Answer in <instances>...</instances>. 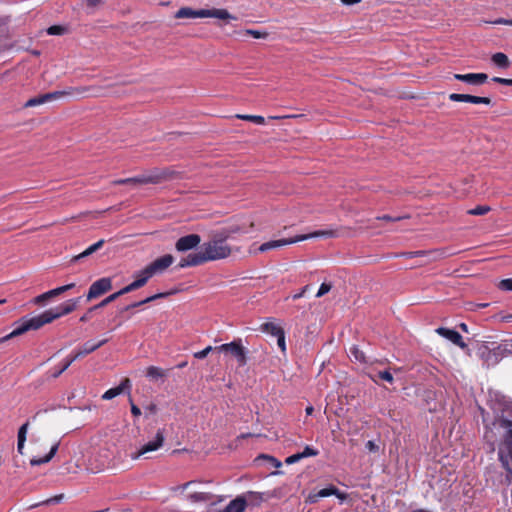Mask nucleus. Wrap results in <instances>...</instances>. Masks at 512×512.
I'll return each instance as SVG.
<instances>
[{
  "instance_id": "1",
  "label": "nucleus",
  "mask_w": 512,
  "mask_h": 512,
  "mask_svg": "<svg viewBox=\"0 0 512 512\" xmlns=\"http://www.w3.org/2000/svg\"><path fill=\"white\" fill-rule=\"evenodd\" d=\"M226 240L219 232H215L208 242H205L201 250L191 253L183 258L179 267L198 266L205 262L225 259L232 254V248L226 243Z\"/></svg>"
},
{
  "instance_id": "2",
  "label": "nucleus",
  "mask_w": 512,
  "mask_h": 512,
  "mask_svg": "<svg viewBox=\"0 0 512 512\" xmlns=\"http://www.w3.org/2000/svg\"><path fill=\"white\" fill-rule=\"evenodd\" d=\"M181 177V173L171 168H154L141 175L132 178L114 180L113 185H145V184H161L163 182L172 181Z\"/></svg>"
},
{
  "instance_id": "3",
  "label": "nucleus",
  "mask_w": 512,
  "mask_h": 512,
  "mask_svg": "<svg viewBox=\"0 0 512 512\" xmlns=\"http://www.w3.org/2000/svg\"><path fill=\"white\" fill-rule=\"evenodd\" d=\"M55 320V316L52 315V311L46 310L43 313L33 316L30 318H22L17 327L8 335L0 338V343H4L7 340L20 336L30 330H38L45 324H49Z\"/></svg>"
},
{
  "instance_id": "4",
  "label": "nucleus",
  "mask_w": 512,
  "mask_h": 512,
  "mask_svg": "<svg viewBox=\"0 0 512 512\" xmlns=\"http://www.w3.org/2000/svg\"><path fill=\"white\" fill-rule=\"evenodd\" d=\"M206 17L218 18L222 20H236V17L231 15L226 9L217 8L194 10L190 7H182L175 14V18L177 19Z\"/></svg>"
},
{
  "instance_id": "5",
  "label": "nucleus",
  "mask_w": 512,
  "mask_h": 512,
  "mask_svg": "<svg viewBox=\"0 0 512 512\" xmlns=\"http://www.w3.org/2000/svg\"><path fill=\"white\" fill-rule=\"evenodd\" d=\"M336 232L334 230H319L309 234L298 235L296 237L280 240H271L261 244L258 248L259 252H266L271 249L283 247L285 245L293 244L299 241L307 240L315 237H335Z\"/></svg>"
},
{
  "instance_id": "6",
  "label": "nucleus",
  "mask_w": 512,
  "mask_h": 512,
  "mask_svg": "<svg viewBox=\"0 0 512 512\" xmlns=\"http://www.w3.org/2000/svg\"><path fill=\"white\" fill-rule=\"evenodd\" d=\"M512 354V343H503L493 349L487 346L480 348L481 358L487 365H496L502 358Z\"/></svg>"
},
{
  "instance_id": "7",
  "label": "nucleus",
  "mask_w": 512,
  "mask_h": 512,
  "mask_svg": "<svg viewBox=\"0 0 512 512\" xmlns=\"http://www.w3.org/2000/svg\"><path fill=\"white\" fill-rule=\"evenodd\" d=\"M499 425L504 431L498 447V457L510 458L512 462V420L501 419Z\"/></svg>"
},
{
  "instance_id": "8",
  "label": "nucleus",
  "mask_w": 512,
  "mask_h": 512,
  "mask_svg": "<svg viewBox=\"0 0 512 512\" xmlns=\"http://www.w3.org/2000/svg\"><path fill=\"white\" fill-rule=\"evenodd\" d=\"M215 351L225 353L234 357L239 366H244L247 363V351L242 345L241 339H236L231 343L222 344L214 348Z\"/></svg>"
},
{
  "instance_id": "9",
  "label": "nucleus",
  "mask_w": 512,
  "mask_h": 512,
  "mask_svg": "<svg viewBox=\"0 0 512 512\" xmlns=\"http://www.w3.org/2000/svg\"><path fill=\"white\" fill-rule=\"evenodd\" d=\"M304 115H282V116H269L267 119L259 115L236 114L228 117L230 121L234 119H241L248 121L254 125H273L272 120H285V119H302Z\"/></svg>"
},
{
  "instance_id": "10",
  "label": "nucleus",
  "mask_w": 512,
  "mask_h": 512,
  "mask_svg": "<svg viewBox=\"0 0 512 512\" xmlns=\"http://www.w3.org/2000/svg\"><path fill=\"white\" fill-rule=\"evenodd\" d=\"M112 289V281L110 278L104 277L101 278L94 283L89 288L87 293V301H91L104 293L110 291Z\"/></svg>"
},
{
  "instance_id": "11",
  "label": "nucleus",
  "mask_w": 512,
  "mask_h": 512,
  "mask_svg": "<svg viewBox=\"0 0 512 512\" xmlns=\"http://www.w3.org/2000/svg\"><path fill=\"white\" fill-rule=\"evenodd\" d=\"M163 443H164V434L161 430H159L155 436V439L144 444L136 453L131 455V458L138 459L142 455L156 451L163 445Z\"/></svg>"
},
{
  "instance_id": "12",
  "label": "nucleus",
  "mask_w": 512,
  "mask_h": 512,
  "mask_svg": "<svg viewBox=\"0 0 512 512\" xmlns=\"http://www.w3.org/2000/svg\"><path fill=\"white\" fill-rule=\"evenodd\" d=\"M59 418L54 410H40L36 412L32 417L31 421L41 426H51L58 422Z\"/></svg>"
},
{
  "instance_id": "13",
  "label": "nucleus",
  "mask_w": 512,
  "mask_h": 512,
  "mask_svg": "<svg viewBox=\"0 0 512 512\" xmlns=\"http://www.w3.org/2000/svg\"><path fill=\"white\" fill-rule=\"evenodd\" d=\"M174 261V257L171 254H166L160 258H157L148 266H146L147 274H155L162 273L166 270Z\"/></svg>"
},
{
  "instance_id": "14",
  "label": "nucleus",
  "mask_w": 512,
  "mask_h": 512,
  "mask_svg": "<svg viewBox=\"0 0 512 512\" xmlns=\"http://www.w3.org/2000/svg\"><path fill=\"white\" fill-rule=\"evenodd\" d=\"M66 94H68V93L65 91H55V92H49V93L37 95V96L29 99L25 103L24 106L25 107H35V106L42 105L44 103L59 99L60 97L66 95Z\"/></svg>"
},
{
  "instance_id": "15",
  "label": "nucleus",
  "mask_w": 512,
  "mask_h": 512,
  "mask_svg": "<svg viewBox=\"0 0 512 512\" xmlns=\"http://www.w3.org/2000/svg\"><path fill=\"white\" fill-rule=\"evenodd\" d=\"M201 242L198 234H189L179 238L175 244V248L179 252H185L197 247Z\"/></svg>"
},
{
  "instance_id": "16",
  "label": "nucleus",
  "mask_w": 512,
  "mask_h": 512,
  "mask_svg": "<svg viewBox=\"0 0 512 512\" xmlns=\"http://www.w3.org/2000/svg\"><path fill=\"white\" fill-rule=\"evenodd\" d=\"M453 78L470 85H482L487 79L486 73H468V74H454Z\"/></svg>"
},
{
  "instance_id": "17",
  "label": "nucleus",
  "mask_w": 512,
  "mask_h": 512,
  "mask_svg": "<svg viewBox=\"0 0 512 512\" xmlns=\"http://www.w3.org/2000/svg\"><path fill=\"white\" fill-rule=\"evenodd\" d=\"M336 496L340 500L347 499V494L339 491L335 486H330L327 488H323L319 490L316 494L309 496V501L311 503H316L319 498L328 497V496Z\"/></svg>"
},
{
  "instance_id": "18",
  "label": "nucleus",
  "mask_w": 512,
  "mask_h": 512,
  "mask_svg": "<svg viewBox=\"0 0 512 512\" xmlns=\"http://www.w3.org/2000/svg\"><path fill=\"white\" fill-rule=\"evenodd\" d=\"M79 302H80V297L75 298V299H70L67 302L61 304L60 306H58L54 309H49V311H52V315L55 316V320H56L64 315H67V314L73 312L77 308Z\"/></svg>"
},
{
  "instance_id": "19",
  "label": "nucleus",
  "mask_w": 512,
  "mask_h": 512,
  "mask_svg": "<svg viewBox=\"0 0 512 512\" xmlns=\"http://www.w3.org/2000/svg\"><path fill=\"white\" fill-rule=\"evenodd\" d=\"M436 332L462 349L466 348L467 346L463 341L462 336L455 330L439 327L436 329Z\"/></svg>"
},
{
  "instance_id": "20",
  "label": "nucleus",
  "mask_w": 512,
  "mask_h": 512,
  "mask_svg": "<svg viewBox=\"0 0 512 512\" xmlns=\"http://www.w3.org/2000/svg\"><path fill=\"white\" fill-rule=\"evenodd\" d=\"M131 387V382H130V379L129 378H124L121 383L119 384V386L117 387H114V388H111L109 390H107L103 395H102V398L104 400H111L113 399L114 397L122 394L126 389H130Z\"/></svg>"
},
{
  "instance_id": "21",
  "label": "nucleus",
  "mask_w": 512,
  "mask_h": 512,
  "mask_svg": "<svg viewBox=\"0 0 512 512\" xmlns=\"http://www.w3.org/2000/svg\"><path fill=\"white\" fill-rule=\"evenodd\" d=\"M107 342L106 339L99 341L98 343H92V342H86L81 349H79L73 356L74 359H78L82 356H85L87 354H90L100 348L102 345H104Z\"/></svg>"
},
{
  "instance_id": "22",
  "label": "nucleus",
  "mask_w": 512,
  "mask_h": 512,
  "mask_svg": "<svg viewBox=\"0 0 512 512\" xmlns=\"http://www.w3.org/2000/svg\"><path fill=\"white\" fill-rule=\"evenodd\" d=\"M245 507H246V500L243 497H237L234 500H232L220 512H244Z\"/></svg>"
},
{
  "instance_id": "23",
  "label": "nucleus",
  "mask_w": 512,
  "mask_h": 512,
  "mask_svg": "<svg viewBox=\"0 0 512 512\" xmlns=\"http://www.w3.org/2000/svg\"><path fill=\"white\" fill-rule=\"evenodd\" d=\"M59 445H60V442L57 441L56 443H54L52 445L49 453L46 456L41 457V458H32L30 460V464L32 466H37V465L48 463L55 456V454H56V452H57V450L59 448Z\"/></svg>"
},
{
  "instance_id": "24",
  "label": "nucleus",
  "mask_w": 512,
  "mask_h": 512,
  "mask_svg": "<svg viewBox=\"0 0 512 512\" xmlns=\"http://www.w3.org/2000/svg\"><path fill=\"white\" fill-rule=\"evenodd\" d=\"M29 425H30V420H27L18 430L17 451L20 454H23L24 444L26 441V435H27Z\"/></svg>"
},
{
  "instance_id": "25",
  "label": "nucleus",
  "mask_w": 512,
  "mask_h": 512,
  "mask_svg": "<svg viewBox=\"0 0 512 512\" xmlns=\"http://www.w3.org/2000/svg\"><path fill=\"white\" fill-rule=\"evenodd\" d=\"M261 331L268 333L272 336L278 337L284 330L273 322H266L261 325Z\"/></svg>"
},
{
  "instance_id": "26",
  "label": "nucleus",
  "mask_w": 512,
  "mask_h": 512,
  "mask_svg": "<svg viewBox=\"0 0 512 512\" xmlns=\"http://www.w3.org/2000/svg\"><path fill=\"white\" fill-rule=\"evenodd\" d=\"M491 60L499 68L505 69V68H508L510 65V61H509L507 55L502 52H497V53L493 54Z\"/></svg>"
},
{
  "instance_id": "27",
  "label": "nucleus",
  "mask_w": 512,
  "mask_h": 512,
  "mask_svg": "<svg viewBox=\"0 0 512 512\" xmlns=\"http://www.w3.org/2000/svg\"><path fill=\"white\" fill-rule=\"evenodd\" d=\"M168 295H170V293H158V294H155V295H153V296L147 297L146 299H144V300H142V301L135 302V303H132V304H130V305H128V306H126V307L124 308V310H125V311H127V310H130V309H132V308L139 307V306L144 305V304H146V303H150V302H152V301H154V300H156V299L164 298V297H166V296H168Z\"/></svg>"
},
{
  "instance_id": "28",
  "label": "nucleus",
  "mask_w": 512,
  "mask_h": 512,
  "mask_svg": "<svg viewBox=\"0 0 512 512\" xmlns=\"http://www.w3.org/2000/svg\"><path fill=\"white\" fill-rule=\"evenodd\" d=\"M146 376L152 380H158L166 377V372L156 366H149L146 369Z\"/></svg>"
},
{
  "instance_id": "29",
  "label": "nucleus",
  "mask_w": 512,
  "mask_h": 512,
  "mask_svg": "<svg viewBox=\"0 0 512 512\" xmlns=\"http://www.w3.org/2000/svg\"><path fill=\"white\" fill-rule=\"evenodd\" d=\"M189 500L192 502H206L210 501L214 498V495L211 493H205V492H195L188 496Z\"/></svg>"
},
{
  "instance_id": "30",
  "label": "nucleus",
  "mask_w": 512,
  "mask_h": 512,
  "mask_svg": "<svg viewBox=\"0 0 512 512\" xmlns=\"http://www.w3.org/2000/svg\"><path fill=\"white\" fill-rule=\"evenodd\" d=\"M350 358L360 362V363H366V357L363 351H361L357 346H352L349 350Z\"/></svg>"
},
{
  "instance_id": "31",
  "label": "nucleus",
  "mask_w": 512,
  "mask_h": 512,
  "mask_svg": "<svg viewBox=\"0 0 512 512\" xmlns=\"http://www.w3.org/2000/svg\"><path fill=\"white\" fill-rule=\"evenodd\" d=\"M501 466L506 471V480L508 482L512 481V468L510 466V458H505L504 456L498 457Z\"/></svg>"
},
{
  "instance_id": "32",
  "label": "nucleus",
  "mask_w": 512,
  "mask_h": 512,
  "mask_svg": "<svg viewBox=\"0 0 512 512\" xmlns=\"http://www.w3.org/2000/svg\"><path fill=\"white\" fill-rule=\"evenodd\" d=\"M225 239H228L233 234H237L242 232V229L239 225H231L229 227L223 228L218 231Z\"/></svg>"
},
{
  "instance_id": "33",
  "label": "nucleus",
  "mask_w": 512,
  "mask_h": 512,
  "mask_svg": "<svg viewBox=\"0 0 512 512\" xmlns=\"http://www.w3.org/2000/svg\"><path fill=\"white\" fill-rule=\"evenodd\" d=\"M75 287V284L74 283H70V284H67V285H64V286H61V287H57L55 289H52V290H49L47 291L48 293V297H50L51 299L74 288Z\"/></svg>"
},
{
  "instance_id": "34",
  "label": "nucleus",
  "mask_w": 512,
  "mask_h": 512,
  "mask_svg": "<svg viewBox=\"0 0 512 512\" xmlns=\"http://www.w3.org/2000/svg\"><path fill=\"white\" fill-rule=\"evenodd\" d=\"M63 497H64L63 494L56 495L54 497H51V498L46 499L44 501H41L39 503H35V504L30 505L29 509L36 508V507H39L41 505H50V504L59 503L63 499Z\"/></svg>"
},
{
  "instance_id": "35",
  "label": "nucleus",
  "mask_w": 512,
  "mask_h": 512,
  "mask_svg": "<svg viewBox=\"0 0 512 512\" xmlns=\"http://www.w3.org/2000/svg\"><path fill=\"white\" fill-rule=\"evenodd\" d=\"M491 211V207L487 205L477 206L473 209L468 210L469 215L480 216L485 215Z\"/></svg>"
},
{
  "instance_id": "36",
  "label": "nucleus",
  "mask_w": 512,
  "mask_h": 512,
  "mask_svg": "<svg viewBox=\"0 0 512 512\" xmlns=\"http://www.w3.org/2000/svg\"><path fill=\"white\" fill-rule=\"evenodd\" d=\"M76 359H74V356H71L70 358H67L66 361L64 362V364L62 365L61 368H59L58 370H55L51 376L52 378H58L65 370L68 369V367L75 361Z\"/></svg>"
},
{
  "instance_id": "37",
  "label": "nucleus",
  "mask_w": 512,
  "mask_h": 512,
  "mask_svg": "<svg viewBox=\"0 0 512 512\" xmlns=\"http://www.w3.org/2000/svg\"><path fill=\"white\" fill-rule=\"evenodd\" d=\"M94 252H96L95 250V247L93 245L89 246L86 250H84L82 253L78 254V255H75L71 258L70 262L71 263H75L77 261H79L80 259L82 258H85V257H88L90 256L91 254H93Z\"/></svg>"
},
{
  "instance_id": "38",
  "label": "nucleus",
  "mask_w": 512,
  "mask_h": 512,
  "mask_svg": "<svg viewBox=\"0 0 512 512\" xmlns=\"http://www.w3.org/2000/svg\"><path fill=\"white\" fill-rule=\"evenodd\" d=\"M147 273L148 272H146V267L138 272L136 281L140 283V287H143L147 283V281L153 276V274Z\"/></svg>"
},
{
  "instance_id": "39",
  "label": "nucleus",
  "mask_w": 512,
  "mask_h": 512,
  "mask_svg": "<svg viewBox=\"0 0 512 512\" xmlns=\"http://www.w3.org/2000/svg\"><path fill=\"white\" fill-rule=\"evenodd\" d=\"M256 461H266L268 463H270L273 467H280L282 464L279 460H277L276 458H274L273 456H269V455H265V454H262L260 456L257 457Z\"/></svg>"
},
{
  "instance_id": "40",
  "label": "nucleus",
  "mask_w": 512,
  "mask_h": 512,
  "mask_svg": "<svg viewBox=\"0 0 512 512\" xmlns=\"http://www.w3.org/2000/svg\"><path fill=\"white\" fill-rule=\"evenodd\" d=\"M67 32V28L62 25H53L47 29L49 35H63Z\"/></svg>"
},
{
  "instance_id": "41",
  "label": "nucleus",
  "mask_w": 512,
  "mask_h": 512,
  "mask_svg": "<svg viewBox=\"0 0 512 512\" xmlns=\"http://www.w3.org/2000/svg\"><path fill=\"white\" fill-rule=\"evenodd\" d=\"M469 103L490 105L492 103V100L489 97L470 95Z\"/></svg>"
},
{
  "instance_id": "42",
  "label": "nucleus",
  "mask_w": 512,
  "mask_h": 512,
  "mask_svg": "<svg viewBox=\"0 0 512 512\" xmlns=\"http://www.w3.org/2000/svg\"><path fill=\"white\" fill-rule=\"evenodd\" d=\"M117 298H118V296L116 295V293H113V294L109 295L108 297H106L104 300H102L97 305L91 307V310H97L99 308H103L106 305H108L109 303L115 301Z\"/></svg>"
},
{
  "instance_id": "43",
  "label": "nucleus",
  "mask_w": 512,
  "mask_h": 512,
  "mask_svg": "<svg viewBox=\"0 0 512 512\" xmlns=\"http://www.w3.org/2000/svg\"><path fill=\"white\" fill-rule=\"evenodd\" d=\"M449 99L453 102H468L470 99L469 94L452 93L449 95Z\"/></svg>"
},
{
  "instance_id": "44",
  "label": "nucleus",
  "mask_w": 512,
  "mask_h": 512,
  "mask_svg": "<svg viewBox=\"0 0 512 512\" xmlns=\"http://www.w3.org/2000/svg\"><path fill=\"white\" fill-rule=\"evenodd\" d=\"M247 35L252 36L255 39H264L268 36V33L266 31H259V30H253V29H247L245 31Z\"/></svg>"
},
{
  "instance_id": "45",
  "label": "nucleus",
  "mask_w": 512,
  "mask_h": 512,
  "mask_svg": "<svg viewBox=\"0 0 512 512\" xmlns=\"http://www.w3.org/2000/svg\"><path fill=\"white\" fill-rule=\"evenodd\" d=\"M409 217H410L409 215H403V216H398V217H391L389 215H383V216H378L377 220H384V221H389V222H395V221H400V220H403V219H408Z\"/></svg>"
},
{
  "instance_id": "46",
  "label": "nucleus",
  "mask_w": 512,
  "mask_h": 512,
  "mask_svg": "<svg viewBox=\"0 0 512 512\" xmlns=\"http://www.w3.org/2000/svg\"><path fill=\"white\" fill-rule=\"evenodd\" d=\"M332 288V285L330 283H322L318 292L316 293V297L320 298L327 294Z\"/></svg>"
},
{
  "instance_id": "47",
  "label": "nucleus",
  "mask_w": 512,
  "mask_h": 512,
  "mask_svg": "<svg viewBox=\"0 0 512 512\" xmlns=\"http://www.w3.org/2000/svg\"><path fill=\"white\" fill-rule=\"evenodd\" d=\"M302 458L317 456L318 451L310 446H306L304 451L300 453Z\"/></svg>"
},
{
  "instance_id": "48",
  "label": "nucleus",
  "mask_w": 512,
  "mask_h": 512,
  "mask_svg": "<svg viewBox=\"0 0 512 512\" xmlns=\"http://www.w3.org/2000/svg\"><path fill=\"white\" fill-rule=\"evenodd\" d=\"M51 298L48 297V293L45 292L43 294H40L38 296H36L34 299H33V303L36 304V305H42L44 304L46 301L50 300Z\"/></svg>"
},
{
  "instance_id": "49",
  "label": "nucleus",
  "mask_w": 512,
  "mask_h": 512,
  "mask_svg": "<svg viewBox=\"0 0 512 512\" xmlns=\"http://www.w3.org/2000/svg\"><path fill=\"white\" fill-rule=\"evenodd\" d=\"M213 350L212 346H208L205 349L195 352L193 356L197 359H204L211 351Z\"/></svg>"
},
{
  "instance_id": "50",
  "label": "nucleus",
  "mask_w": 512,
  "mask_h": 512,
  "mask_svg": "<svg viewBox=\"0 0 512 512\" xmlns=\"http://www.w3.org/2000/svg\"><path fill=\"white\" fill-rule=\"evenodd\" d=\"M498 287L504 291H512V279H504L500 281Z\"/></svg>"
},
{
  "instance_id": "51",
  "label": "nucleus",
  "mask_w": 512,
  "mask_h": 512,
  "mask_svg": "<svg viewBox=\"0 0 512 512\" xmlns=\"http://www.w3.org/2000/svg\"><path fill=\"white\" fill-rule=\"evenodd\" d=\"M378 377L384 381L389 382V383H393V381H394V378L389 371L378 372Z\"/></svg>"
},
{
  "instance_id": "52",
  "label": "nucleus",
  "mask_w": 512,
  "mask_h": 512,
  "mask_svg": "<svg viewBox=\"0 0 512 512\" xmlns=\"http://www.w3.org/2000/svg\"><path fill=\"white\" fill-rule=\"evenodd\" d=\"M492 81L506 86H512V79L493 77Z\"/></svg>"
},
{
  "instance_id": "53",
  "label": "nucleus",
  "mask_w": 512,
  "mask_h": 512,
  "mask_svg": "<svg viewBox=\"0 0 512 512\" xmlns=\"http://www.w3.org/2000/svg\"><path fill=\"white\" fill-rule=\"evenodd\" d=\"M300 459H302L300 453H296V454H293V455L287 457L285 462L287 464H293V463H296L297 461H299Z\"/></svg>"
},
{
  "instance_id": "54",
  "label": "nucleus",
  "mask_w": 512,
  "mask_h": 512,
  "mask_svg": "<svg viewBox=\"0 0 512 512\" xmlns=\"http://www.w3.org/2000/svg\"><path fill=\"white\" fill-rule=\"evenodd\" d=\"M277 344L280 347V349L284 352L285 349H286V347H285V333H281L277 337Z\"/></svg>"
},
{
  "instance_id": "55",
  "label": "nucleus",
  "mask_w": 512,
  "mask_h": 512,
  "mask_svg": "<svg viewBox=\"0 0 512 512\" xmlns=\"http://www.w3.org/2000/svg\"><path fill=\"white\" fill-rule=\"evenodd\" d=\"M129 401H130V404H131V413H132L135 417L140 416V415H141V410H140V408H139L137 405H135V404L133 403V401H132V399H131V398L129 399Z\"/></svg>"
},
{
  "instance_id": "56",
  "label": "nucleus",
  "mask_w": 512,
  "mask_h": 512,
  "mask_svg": "<svg viewBox=\"0 0 512 512\" xmlns=\"http://www.w3.org/2000/svg\"><path fill=\"white\" fill-rule=\"evenodd\" d=\"M308 290H309V285H306V286H304V287L300 290V292H298V293L294 294V295L292 296V298H293L294 300H297V299H299V298L303 297V296H304V294H305Z\"/></svg>"
},
{
  "instance_id": "57",
  "label": "nucleus",
  "mask_w": 512,
  "mask_h": 512,
  "mask_svg": "<svg viewBox=\"0 0 512 512\" xmlns=\"http://www.w3.org/2000/svg\"><path fill=\"white\" fill-rule=\"evenodd\" d=\"M366 447L371 452H376L379 449L378 445H376L373 441H368L366 443Z\"/></svg>"
},
{
  "instance_id": "58",
  "label": "nucleus",
  "mask_w": 512,
  "mask_h": 512,
  "mask_svg": "<svg viewBox=\"0 0 512 512\" xmlns=\"http://www.w3.org/2000/svg\"><path fill=\"white\" fill-rule=\"evenodd\" d=\"M94 310H91V308L88 309V311L80 317L81 322H86L91 318V314Z\"/></svg>"
},
{
  "instance_id": "59",
  "label": "nucleus",
  "mask_w": 512,
  "mask_h": 512,
  "mask_svg": "<svg viewBox=\"0 0 512 512\" xmlns=\"http://www.w3.org/2000/svg\"><path fill=\"white\" fill-rule=\"evenodd\" d=\"M495 23L496 24H504V25L512 26V19L500 18V19L496 20Z\"/></svg>"
},
{
  "instance_id": "60",
  "label": "nucleus",
  "mask_w": 512,
  "mask_h": 512,
  "mask_svg": "<svg viewBox=\"0 0 512 512\" xmlns=\"http://www.w3.org/2000/svg\"><path fill=\"white\" fill-rule=\"evenodd\" d=\"M139 284H140V283H138V282L135 280V281H133L132 283H130L129 285H127V287H128V289H129V291L131 292V291H134V290H136V289L141 288Z\"/></svg>"
},
{
  "instance_id": "61",
  "label": "nucleus",
  "mask_w": 512,
  "mask_h": 512,
  "mask_svg": "<svg viewBox=\"0 0 512 512\" xmlns=\"http://www.w3.org/2000/svg\"><path fill=\"white\" fill-rule=\"evenodd\" d=\"M129 292H130V291H129L128 287H127V286H125L124 288H122L121 290H119V291H117V292H115V293H116V295H117L118 297H120V296H122V295H124V294H127V293H129Z\"/></svg>"
},
{
  "instance_id": "62",
  "label": "nucleus",
  "mask_w": 512,
  "mask_h": 512,
  "mask_svg": "<svg viewBox=\"0 0 512 512\" xmlns=\"http://www.w3.org/2000/svg\"><path fill=\"white\" fill-rule=\"evenodd\" d=\"M249 496L255 498L256 500H262V494L258 492H249Z\"/></svg>"
},
{
  "instance_id": "63",
  "label": "nucleus",
  "mask_w": 512,
  "mask_h": 512,
  "mask_svg": "<svg viewBox=\"0 0 512 512\" xmlns=\"http://www.w3.org/2000/svg\"><path fill=\"white\" fill-rule=\"evenodd\" d=\"M102 0H87V6L95 7L101 3Z\"/></svg>"
},
{
  "instance_id": "64",
  "label": "nucleus",
  "mask_w": 512,
  "mask_h": 512,
  "mask_svg": "<svg viewBox=\"0 0 512 512\" xmlns=\"http://www.w3.org/2000/svg\"><path fill=\"white\" fill-rule=\"evenodd\" d=\"M105 241L103 239L99 240L98 242L94 243L93 246L95 247V250H99L103 245Z\"/></svg>"
}]
</instances>
